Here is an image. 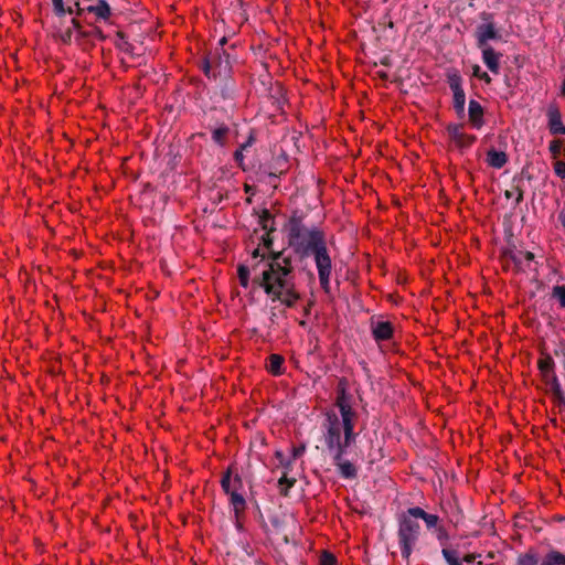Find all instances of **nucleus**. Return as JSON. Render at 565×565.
<instances>
[{"label":"nucleus","mask_w":565,"mask_h":565,"mask_svg":"<svg viewBox=\"0 0 565 565\" xmlns=\"http://www.w3.org/2000/svg\"><path fill=\"white\" fill-rule=\"evenodd\" d=\"M212 132V140L214 143H216L220 147H224L227 141V136L230 134V128L227 125L222 124L213 129H211Z\"/></svg>","instance_id":"obj_26"},{"label":"nucleus","mask_w":565,"mask_h":565,"mask_svg":"<svg viewBox=\"0 0 565 565\" xmlns=\"http://www.w3.org/2000/svg\"><path fill=\"white\" fill-rule=\"evenodd\" d=\"M271 233L273 232L265 231V234L262 236V244H263L264 248L267 250V255H263V259H266V265L268 264V262L270 259L271 253L275 252L273 249L274 239L270 236Z\"/></svg>","instance_id":"obj_34"},{"label":"nucleus","mask_w":565,"mask_h":565,"mask_svg":"<svg viewBox=\"0 0 565 565\" xmlns=\"http://www.w3.org/2000/svg\"><path fill=\"white\" fill-rule=\"evenodd\" d=\"M548 128L552 135H565V126L562 122V114L556 105L547 108Z\"/></svg>","instance_id":"obj_15"},{"label":"nucleus","mask_w":565,"mask_h":565,"mask_svg":"<svg viewBox=\"0 0 565 565\" xmlns=\"http://www.w3.org/2000/svg\"><path fill=\"white\" fill-rule=\"evenodd\" d=\"M253 282L264 290L271 302L279 301L287 308H294L300 299L291 258L285 256L284 250L271 253L267 268L254 277Z\"/></svg>","instance_id":"obj_2"},{"label":"nucleus","mask_w":565,"mask_h":565,"mask_svg":"<svg viewBox=\"0 0 565 565\" xmlns=\"http://www.w3.org/2000/svg\"><path fill=\"white\" fill-rule=\"evenodd\" d=\"M483 114L484 110L481 104L475 99H471L468 105V116L469 121L473 128L480 129L483 126Z\"/></svg>","instance_id":"obj_18"},{"label":"nucleus","mask_w":565,"mask_h":565,"mask_svg":"<svg viewBox=\"0 0 565 565\" xmlns=\"http://www.w3.org/2000/svg\"><path fill=\"white\" fill-rule=\"evenodd\" d=\"M237 275L241 285L246 288L249 282V268L245 265H239L237 268Z\"/></svg>","instance_id":"obj_39"},{"label":"nucleus","mask_w":565,"mask_h":565,"mask_svg":"<svg viewBox=\"0 0 565 565\" xmlns=\"http://www.w3.org/2000/svg\"><path fill=\"white\" fill-rule=\"evenodd\" d=\"M478 556L479 555H476V554H472V553H468V554H462L461 553V562L470 564V563H473Z\"/></svg>","instance_id":"obj_47"},{"label":"nucleus","mask_w":565,"mask_h":565,"mask_svg":"<svg viewBox=\"0 0 565 565\" xmlns=\"http://www.w3.org/2000/svg\"><path fill=\"white\" fill-rule=\"evenodd\" d=\"M479 19L481 23H495L494 15L491 12L482 11L479 13Z\"/></svg>","instance_id":"obj_45"},{"label":"nucleus","mask_w":565,"mask_h":565,"mask_svg":"<svg viewBox=\"0 0 565 565\" xmlns=\"http://www.w3.org/2000/svg\"><path fill=\"white\" fill-rule=\"evenodd\" d=\"M447 84L452 92V106L459 118H463L466 115V94L463 90V79L460 73L456 70L447 73Z\"/></svg>","instance_id":"obj_7"},{"label":"nucleus","mask_w":565,"mask_h":565,"mask_svg":"<svg viewBox=\"0 0 565 565\" xmlns=\"http://www.w3.org/2000/svg\"><path fill=\"white\" fill-rule=\"evenodd\" d=\"M305 451H306V446L305 445H300L298 447H294L292 448V459L295 460V459L301 457Z\"/></svg>","instance_id":"obj_46"},{"label":"nucleus","mask_w":565,"mask_h":565,"mask_svg":"<svg viewBox=\"0 0 565 565\" xmlns=\"http://www.w3.org/2000/svg\"><path fill=\"white\" fill-rule=\"evenodd\" d=\"M447 134L450 140L461 150L470 148L477 139L473 135L465 134L461 124H449Z\"/></svg>","instance_id":"obj_10"},{"label":"nucleus","mask_w":565,"mask_h":565,"mask_svg":"<svg viewBox=\"0 0 565 565\" xmlns=\"http://www.w3.org/2000/svg\"><path fill=\"white\" fill-rule=\"evenodd\" d=\"M71 24L75 29V42L82 46L84 50H87L88 46H93L94 42H92L90 34L88 30H83L79 20L76 18L71 19Z\"/></svg>","instance_id":"obj_19"},{"label":"nucleus","mask_w":565,"mask_h":565,"mask_svg":"<svg viewBox=\"0 0 565 565\" xmlns=\"http://www.w3.org/2000/svg\"><path fill=\"white\" fill-rule=\"evenodd\" d=\"M515 191H516L515 205H519L523 201L524 192L520 186H515Z\"/></svg>","instance_id":"obj_51"},{"label":"nucleus","mask_w":565,"mask_h":565,"mask_svg":"<svg viewBox=\"0 0 565 565\" xmlns=\"http://www.w3.org/2000/svg\"><path fill=\"white\" fill-rule=\"evenodd\" d=\"M472 75L483 81L486 84H490L492 81L490 75L487 72H483L478 64L472 66Z\"/></svg>","instance_id":"obj_40"},{"label":"nucleus","mask_w":565,"mask_h":565,"mask_svg":"<svg viewBox=\"0 0 565 565\" xmlns=\"http://www.w3.org/2000/svg\"><path fill=\"white\" fill-rule=\"evenodd\" d=\"M53 11L58 19H64L66 14H74L77 20L85 12L86 8H82L78 0H74V6L65 7L63 0H52Z\"/></svg>","instance_id":"obj_11"},{"label":"nucleus","mask_w":565,"mask_h":565,"mask_svg":"<svg viewBox=\"0 0 565 565\" xmlns=\"http://www.w3.org/2000/svg\"><path fill=\"white\" fill-rule=\"evenodd\" d=\"M220 79V94L223 99H233L236 94L235 83L231 79V76L227 78H218Z\"/></svg>","instance_id":"obj_27"},{"label":"nucleus","mask_w":565,"mask_h":565,"mask_svg":"<svg viewBox=\"0 0 565 565\" xmlns=\"http://www.w3.org/2000/svg\"><path fill=\"white\" fill-rule=\"evenodd\" d=\"M550 151L554 154V156H557L561 151V145L558 141L556 140H553L551 143H550Z\"/></svg>","instance_id":"obj_49"},{"label":"nucleus","mask_w":565,"mask_h":565,"mask_svg":"<svg viewBox=\"0 0 565 565\" xmlns=\"http://www.w3.org/2000/svg\"><path fill=\"white\" fill-rule=\"evenodd\" d=\"M457 510H458L457 515L454 518H450V522L454 523L455 525H458V523L461 520V512L459 509H457Z\"/></svg>","instance_id":"obj_55"},{"label":"nucleus","mask_w":565,"mask_h":565,"mask_svg":"<svg viewBox=\"0 0 565 565\" xmlns=\"http://www.w3.org/2000/svg\"><path fill=\"white\" fill-rule=\"evenodd\" d=\"M221 487L226 494L239 491L243 488L242 477L238 473H233L232 467H228L221 478Z\"/></svg>","instance_id":"obj_12"},{"label":"nucleus","mask_w":565,"mask_h":565,"mask_svg":"<svg viewBox=\"0 0 565 565\" xmlns=\"http://www.w3.org/2000/svg\"><path fill=\"white\" fill-rule=\"evenodd\" d=\"M554 354L556 356H564L565 358V344L564 343H561L555 350H554Z\"/></svg>","instance_id":"obj_52"},{"label":"nucleus","mask_w":565,"mask_h":565,"mask_svg":"<svg viewBox=\"0 0 565 565\" xmlns=\"http://www.w3.org/2000/svg\"><path fill=\"white\" fill-rule=\"evenodd\" d=\"M295 483H296L295 478H288L286 475H284L278 480V487H279L280 494L284 497H288L289 489L292 488L295 486Z\"/></svg>","instance_id":"obj_36"},{"label":"nucleus","mask_w":565,"mask_h":565,"mask_svg":"<svg viewBox=\"0 0 565 565\" xmlns=\"http://www.w3.org/2000/svg\"><path fill=\"white\" fill-rule=\"evenodd\" d=\"M202 71L209 78H227L232 73V60L226 50L210 52L202 62Z\"/></svg>","instance_id":"obj_6"},{"label":"nucleus","mask_w":565,"mask_h":565,"mask_svg":"<svg viewBox=\"0 0 565 565\" xmlns=\"http://www.w3.org/2000/svg\"><path fill=\"white\" fill-rule=\"evenodd\" d=\"M75 29L71 24L70 26H63V19H60L58 24L54 26L53 36L64 45H70L73 40Z\"/></svg>","instance_id":"obj_21"},{"label":"nucleus","mask_w":565,"mask_h":565,"mask_svg":"<svg viewBox=\"0 0 565 565\" xmlns=\"http://www.w3.org/2000/svg\"><path fill=\"white\" fill-rule=\"evenodd\" d=\"M227 40L225 36H223L222 39H220L218 41V46L215 49V50H218L220 52H222V50H225L224 49V45L226 44Z\"/></svg>","instance_id":"obj_56"},{"label":"nucleus","mask_w":565,"mask_h":565,"mask_svg":"<svg viewBox=\"0 0 565 565\" xmlns=\"http://www.w3.org/2000/svg\"><path fill=\"white\" fill-rule=\"evenodd\" d=\"M422 527L418 521L413 515H409V510L402 512L397 516V543L401 550L402 558L406 562L409 561L413 552L416 550Z\"/></svg>","instance_id":"obj_4"},{"label":"nucleus","mask_w":565,"mask_h":565,"mask_svg":"<svg viewBox=\"0 0 565 565\" xmlns=\"http://www.w3.org/2000/svg\"><path fill=\"white\" fill-rule=\"evenodd\" d=\"M541 565H565V555L558 551H551L545 555Z\"/></svg>","instance_id":"obj_32"},{"label":"nucleus","mask_w":565,"mask_h":565,"mask_svg":"<svg viewBox=\"0 0 565 565\" xmlns=\"http://www.w3.org/2000/svg\"><path fill=\"white\" fill-rule=\"evenodd\" d=\"M381 63L385 66H390V58L388 57H384Z\"/></svg>","instance_id":"obj_61"},{"label":"nucleus","mask_w":565,"mask_h":565,"mask_svg":"<svg viewBox=\"0 0 565 565\" xmlns=\"http://www.w3.org/2000/svg\"><path fill=\"white\" fill-rule=\"evenodd\" d=\"M441 555L447 565H463L458 545L445 546V548H441Z\"/></svg>","instance_id":"obj_23"},{"label":"nucleus","mask_w":565,"mask_h":565,"mask_svg":"<svg viewBox=\"0 0 565 565\" xmlns=\"http://www.w3.org/2000/svg\"><path fill=\"white\" fill-rule=\"evenodd\" d=\"M340 416L339 417L334 412H328L326 414V420L322 424L323 428V439L328 435V430L330 429L331 423H333L335 418V423H338V433L342 436V441L344 446H352L355 443L358 434L354 431V423L356 419V412L352 408V405H342L339 408Z\"/></svg>","instance_id":"obj_5"},{"label":"nucleus","mask_w":565,"mask_h":565,"mask_svg":"<svg viewBox=\"0 0 565 565\" xmlns=\"http://www.w3.org/2000/svg\"><path fill=\"white\" fill-rule=\"evenodd\" d=\"M409 515H413V518L417 521L418 519L423 520L425 522V525L427 530L437 529L439 525V516L437 514H430L424 511L419 507H413L408 508Z\"/></svg>","instance_id":"obj_17"},{"label":"nucleus","mask_w":565,"mask_h":565,"mask_svg":"<svg viewBox=\"0 0 565 565\" xmlns=\"http://www.w3.org/2000/svg\"><path fill=\"white\" fill-rule=\"evenodd\" d=\"M562 95L565 96V77H564V81L562 83Z\"/></svg>","instance_id":"obj_63"},{"label":"nucleus","mask_w":565,"mask_h":565,"mask_svg":"<svg viewBox=\"0 0 565 565\" xmlns=\"http://www.w3.org/2000/svg\"><path fill=\"white\" fill-rule=\"evenodd\" d=\"M88 31L90 34L92 42H94V40H99V41L106 40V35L103 33L100 28L94 26Z\"/></svg>","instance_id":"obj_42"},{"label":"nucleus","mask_w":565,"mask_h":565,"mask_svg":"<svg viewBox=\"0 0 565 565\" xmlns=\"http://www.w3.org/2000/svg\"><path fill=\"white\" fill-rule=\"evenodd\" d=\"M87 12L94 13L98 19L108 20L111 15V8L107 0H97V4L86 7Z\"/></svg>","instance_id":"obj_22"},{"label":"nucleus","mask_w":565,"mask_h":565,"mask_svg":"<svg viewBox=\"0 0 565 565\" xmlns=\"http://www.w3.org/2000/svg\"><path fill=\"white\" fill-rule=\"evenodd\" d=\"M278 554L285 565H297L300 562L301 548L295 540L284 534L281 543L278 544Z\"/></svg>","instance_id":"obj_8"},{"label":"nucleus","mask_w":565,"mask_h":565,"mask_svg":"<svg viewBox=\"0 0 565 565\" xmlns=\"http://www.w3.org/2000/svg\"><path fill=\"white\" fill-rule=\"evenodd\" d=\"M255 139L254 137L250 135L247 139V141H245L243 145L239 146L238 149H242V150H246L248 147H250L253 143H254Z\"/></svg>","instance_id":"obj_53"},{"label":"nucleus","mask_w":565,"mask_h":565,"mask_svg":"<svg viewBox=\"0 0 565 565\" xmlns=\"http://www.w3.org/2000/svg\"><path fill=\"white\" fill-rule=\"evenodd\" d=\"M487 162L494 169H501L508 162V156L503 151H498L494 148H491L487 152Z\"/></svg>","instance_id":"obj_25"},{"label":"nucleus","mask_w":565,"mask_h":565,"mask_svg":"<svg viewBox=\"0 0 565 565\" xmlns=\"http://www.w3.org/2000/svg\"><path fill=\"white\" fill-rule=\"evenodd\" d=\"M482 54V62L488 67V70L493 74H499L500 72V58L502 56L501 53L495 52L492 46H483L478 47Z\"/></svg>","instance_id":"obj_13"},{"label":"nucleus","mask_w":565,"mask_h":565,"mask_svg":"<svg viewBox=\"0 0 565 565\" xmlns=\"http://www.w3.org/2000/svg\"><path fill=\"white\" fill-rule=\"evenodd\" d=\"M543 381L548 386L551 393H553L554 391H558V388H562L555 372L548 373L547 375L543 376Z\"/></svg>","instance_id":"obj_38"},{"label":"nucleus","mask_w":565,"mask_h":565,"mask_svg":"<svg viewBox=\"0 0 565 565\" xmlns=\"http://www.w3.org/2000/svg\"><path fill=\"white\" fill-rule=\"evenodd\" d=\"M287 232L288 245L300 259L313 257L320 286L326 294H330L332 260L324 232L316 225L307 226L303 214L299 212H294L290 216Z\"/></svg>","instance_id":"obj_1"},{"label":"nucleus","mask_w":565,"mask_h":565,"mask_svg":"<svg viewBox=\"0 0 565 565\" xmlns=\"http://www.w3.org/2000/svg\"><path fill=\"white\" fill-rule=\"evenodd\" d=\"M270 523L275 529L279 530L284 522L279 516L275 515L270 518Z\"/></svg>","instance_id":"obj_50"},{"label":"nucleus","mask_w":565,"mask_h":565,"mask_svg":"<svg viewBox=\"0 0 565 565\" xmlns=\"http://www.w3.org/2000/svg\"><path fill=\"white\" fill-rule=\"evenodd\" d=\"M504 195L508 199L512 198V191H505Z\"/></svg>","instance_id":"obj_64"},{"label":"nucleus","mask_w":565,"mask_h":565,"mask_svg":"<svg viewBox=\"0 0 565 565\" xmlns=\"http://www.w3.org/2000/svg\"><path fill=\"white\" fill-rule=\"evenodd\" d=\"M276 318H277V313L275 312L274 308H271V310H270V316H269V320H270L273 323H275Z\"/></svg>","instance_id":"obj_58"},{"label":"nucleus","mask_w":565,"mask_h":565,"mask_svg":"<svg viewBox=\"0 0 565 565\" xmlns=\"http://www.w3.org/2000/svg\"><path fill=\"white\" fill-rule=\"evenodd\" d=\"M558 221L561 222L562 226L565 228V211H562L558 214Z\"/></svg>","instance_id":"obj_57"},{"label":"nucleus","mask_w":565,"mask_h":565,"mask_svg":"<svg viewBox=\"0 0 565 565\" xmlns=\"http://www.w3.org/2000/svg\"><path fill=\"white\" fill-rule=\"evenodd\" d=\"M551 298L556 300L562 309H565V286L555 285L552 288Z\"/></svg>","instance_id":"obj_35"},{"label":"nucleus","mask_w":565,"mask_h":565,"mask_svg":"<svg viewBox=\"0 0 565 565\" xmlns=\"http://www.w3.org/2000/svg\"><path fill=\"white\" fill-rule=\"evenodd\" d=\"M116 41H115V45L118 50L131 55V56H137L138 54L135 52V46L129 43L126 39V35L124 32L121 31H118L116 33Z\"/></svg>","instance_id":"obj_28"},{"label":"nucleus","mask_w":565,"mask_h":565,"mask_svg":"<svg viewBox=\"0 0 565 565\" xmlns=\"http://www.w3.org/2000/svg\"><path fill=\"white\" fill-rule=\"evenodd\" d=\"M227 495H230V503L234 511V518L238 521L246 509V500L241 493H238V491H233Z\"/></svg>","instance_id":"obj_24"},{"label":"nucleus","mask_w":565,"mask_h":565,"mask_svg":"<svg viewBox=\"0 0 565 565\" xmlns=\"http://www.w3.org/2000/svg\"><path fill=\"white\" fill-rule=\"evenodd\" d=\"M435 536L440 544L441 548H445V546H451L452 544L448 543L449 534L447 530L444 526H438L435 529Z\"/></svg>","instance_id":"obj_37"},{"label":"nucleus","mask_w":565,"mask_h":565,"mask_svg":"<svg viewBox=\"0 0 565 565\" xmlns=\"http://www.w3.org/2000/svg\"><path fill=\"white\" fill-rule=\"evenodd\" d=\"M335 563H337V558L332 553L324 551L321 554V556H320L321 565H335Z\"/></svg>","instance_id":"obj_41"},{"label":"nucleus","mask_w":565,"mask_h":565,"mask_svg":"<svg viewBox=\"0 0 565 565\" xmlns=\"http://www.w3.org/2000/svg\"><path fill=\"white\" fill-rule=\"evenodd\" d=\"M238 520H241V518H239ZM235 525H236V527H237L238 530H242V527H243V525H242L241 521H237L236 519H235Z\"/></svg>","instance_id":"obj_62"},{"label":"nucleus","mask_w":565,"mask_h":565,"mask_svg":"<svg viewBox=\"0 0 565 565\" xmlns=\"http://www.w3.org/2000/svg\"><path fill=\"white\" fill-rule=\"evenodd\" d=\"M324 445L327 451L331 456L334 466L338 468L339 475L343 479H354L358 476V470L352 462L345 460L343 457L347 454L348 448L351 446H344L342 436L338 433V423L335 419L330 425L328 435L324 438Z\"/></svg>","instance_id":"obj_3"},{"label":"nucleus","mask_w":565,"mask_h":565,"mask_svg":"<svg viewBox=\"0 0 565 565\" xmlns=\"http://www.w3.org/2000/svg\"><path fill=\"white\" fill-rule=\"evenodd\" d=\"M243 151L242 149H237L235 152H234V159L235 161L239 164L241 168L245 169L244 166H243V161H244V154H243Z\"/></svg>","instance_id":"obj_48"},{"label":"nucleus","mask_w":565,"mask_h":565,"mask_svg":"<svg viewBox=\"0 0 565 565\" xmlns=\"http://www.w3.org/2000/svg\"><path fill=\"white\" fill-rule=\"evenodd\" d=\"M258 223H259V225L262 226V228L264 231H268V232H275L276 231L274 216L266 209L262 211V213L259 215Z\"/></svg>","instance_id":"obj_30"},{"label":"nucleus","mask_w":565,"mask_h":565,"mask_svg":"<svg viewBox=\"0 0 565 565\" xmlns=\"http://www.w3.org/2000/svg\"><path fill=\"white\" fill-rule=\"evenodd\" d=\"M269 364H268V371L277 376V375H280L282 374L284 372V369H282V364H284V356L279 355V354H270L269 358Z\"/></svg>","instance_id":"obj_29"},{"label":"nucleus","mask_w":565,"mask_h":565,"mask_svg":"<svg viewBox=\"0 0 565 565\" xmlns=\"http://www.w3.org/2000/svg\"><path fill=\"white\" fill-rule=\"evenodd\" d=\"M552 396H553L554 402L558 406H565V394L562 388H558V391H554L552 393Z\"/></svg>","instance_id":"obj_43"},{"label":"nucleus","mask_w":565,"mask_h":565,"mask_svg":"<svg viewBox=\"0 0 565 565\" xmlns=\"http://www.w3.org/2000/svg\"><path fill=\"white\" fill-rule=\"evenodd\" d=\"M376 74H377V76H379L380 78H382V79H387V78H388L387 73H386V72H384V71H379Z\"/></svg>","instance_id":"obj_59"},{"label":"nucleus","mask_w":565,"mask_h":565,"mask_svg":"<svg viewBox=\"0 0 565 565\" xmlns=\"http://www.w3.org/2000/svg\"><path fill=\"white\" fill-rule=\"evenodd\" d=\"M244 190H245L246 193H250V194L254 193L253 188L250 185H248V184H245Z\"/></svg>","instance_id":"obj_60"},{"label":"nucleus","mask_w":565,"mask_h":565,"mask_svg":"<svg viewBox=\"0 0 565 565\" xmlns=\"http://www.w3.org/2000/svg\"><path fill=\"white\" fill-rule=\"evenodd\" d=\"M537 364H539V369L542 374V377L547 375L548 373L555 372V370H554L555 363H554L553 358L550 354H545L544 356H542L539 360Z\"/></svg>","instance_id":"obj_31"},{"label":"nucleus","mask_w":565,"mask_h":565,"mask_svg":"<svg viewBox=\"0 0 565 565\" xmlns=\"http://www.w3.org/2000/svg\"><path fill=\"white\" fill-rule=\"evenodd\" d=\"M372 335L376 342L390 340L393 337L394 327L390 321H376L371 324Z\"/></svg>","instance_id":"obj_16"},{"label":"nucleus","mask_w":565,"mask_h":565,"mask_svg":"<svg viewBox=\"0 0 565 565\" xmlns=\"http://www.w3.org/2000/svg\"><path fill=\"white\" fill-rule=\"evenodd\" d=\"M335 406L340 408L342 405H352L353 396L348 392V381L342 377L337 385Z\"/></svg>","instance_id":"obj_20"},{"label":"nucleus","mask_w":565,"mask_h":565,"mask_svg":"<svg viewBox=\"0 0 565 565\" xmlns=\"http://www.w3.org/2000/svg\"><path fill=\"white\" fill-rule=\"evenodd\" d=\"M516 564L518 565H537L539 564V557H537V555L534 552L529 551L526 553L518 555Z\"/></svg>","instance_id":"obj_33"},{"label":"nucleus","mask_w":565,"mask_h":565,"mask_svg":"<svg viewBox=\"0 0 565 565\" xmlns=\"http://www.w3.org/2000/svg\"><path fill=\"white\" fill-rule=\"evenodd\" d=\"M263 255H266L265 253H260L259 247L255 248L252 253L253 258L262 257L260 262H264V265L266 266V259H263Z\"/></svg>","instance_id":"obj_54"},{"label":"nucleus","mask_w":565,"mask_h":565,"mask_svg":"<svg viewBox=\"0 0 565 565\" xmlns=\"http://www.w3.org/2000/svg\"><path fill=\"white\" fill-rule=\"evenodd\" d=\"M554 172L557 177L561 179L565 178V162L563 161H556L554 163Z\"/></svg>","instance_id":"obj_44"},{"label":"nucleus","mask_w":565,"mask_h":565,"mask_svg":"<svg viewBox=\"0 0 565 565\" xmlns=\"http://www.w3.org/2000/svg\"><path fill=\"white\" fill-rule=\"evenodd\" d=\"M503 258L512 262L518 270H524V263H526V266H530V263L534 259V254L532 252L505 250Z\"/></svg>","instance_id":"obj_14"},{"label":"nucleus","mask_w":565,"mask_h":565,"mask_svg":"<svg viewBox=\"0 0 565 565\" xmlns=\"http://www.w3.org/2000/svg\"><path fill=\"white\" fill-rule=\"evenodd\" d=\"M473 36L477 47L491 46L490 41H500L502 39L500 30L495 23H480L476 26Z\"/></svg>","instance_id":"obj_9"}]
</instances>
